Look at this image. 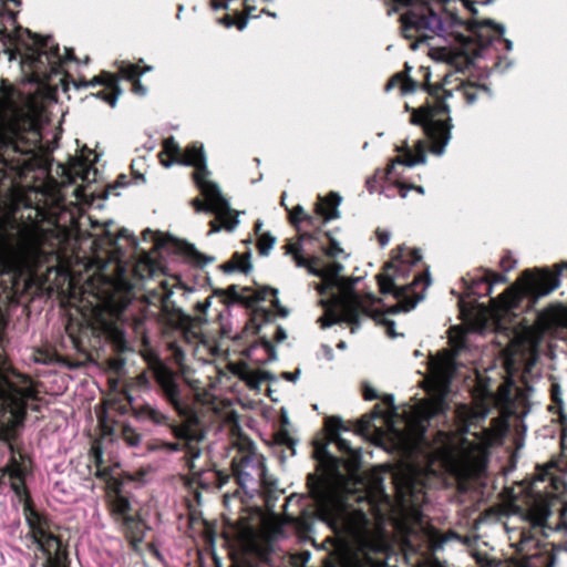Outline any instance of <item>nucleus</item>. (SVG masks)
Returning <instances> with one entry per match:
<instances>
[{"label":"nucleus","instance_id":"nucleus-1","mask_svg":"<svg viewBox=\"0 0 567 567\" xmlns=\"http://www.w3.org/2000/svg\"><path fill=\"white\" fill-rule=\"evenodd\" d=\"M308 488L313 514L344 538L347 554L342 567H375L371 554L386 548L381 528L373 525L362 509L344 503L326 481L310 474Z\"/></svg>","mask_w":567,"mask_h":567},{"label":"nucleus","instance_id":"nucleus-2","mask_svg":"<svg viewBox=\"0 0 567 567\" xmlns=\"http://www.w3.org/2000/svg\"><path fill=\"white\" fill-rule=\"evenodd\" d=\"M116 238L106 226L102 235L91 241L90 252L75 254V262L85 270H94L101 282L97 295L103 306L114 315H120L131 302L134 285L128 276L123 251L116 246Z\"/></svg>","mask_w":567,"mask_h":567},{"label":"nucleus","instance_id":"nucleus-3","mask_svg":"<svg viewBox=\"0 0 567 567\" xmlns=\"http://www.w3.org/2000/svg\"><path fill=\"white\" fill-rule=\"evenodd\" d=\"M301 244L289 243L287 245V254L293 256L298 267L307 268L309 274L320 277L322 284L318 286V291L323 295L327 289L337 288L339 293L334 297L336 311L328 310L323 317L319 319L323 329L331 327L334 323L347 322L351 326V332L354 333L360 327L361 317H372L371 306L374 303L375 298L372 295H367L362 298L353 290L354 284L359 280L342 277L341 272L343 266L339 262H331L323 268H316L313 266L315 259H307L300 255Z\"/></svg>","mask_w":567,"mask_h":567},{"label":"nucleus","instance_id":"nucleus-4","mask_svg":"<svg viewBox=\"0 0 567 567\" xmlns=\"http://www.w3.org/2000/svg\"><path fill=\"white\" fill-rule=\"evenodd\" d=\"M399 7L405 8L401 13V30L404 38L414 40L411 48L415 50L421 42L444 40L454 34L453 19L444 11L437 12L429 0H396Z\"/></svg>","mask_w":567,"mask_h":567},{"label":"nucleus","instance_id":"nucleus-5","mask_svg":"<svg viewBox=\"0 0 567 567\" xmlns=\"http://www.w3.org/2000/svg\"><path fill=\"white\" fill-rule=\"evenodd\" d=\"M567 491V481L561 468H556L554 463L537 467V473L532 482V497L527 507V518L535 527L547 525L551 511L559 504V496Z\"/></svg>","mask_w":567,"mask_h":567},{"label":"nucleus","instance_id":"nucleus-6","mask_svg":"<svg viewBox=\"0 0 567 567\" xmlns=\"http://www.w3.org/2000/svg\"><path fill=\"white\" fill-rule=\"evenodd\" d=\"M209 175L210 172L207 165L202 164L197 171H194V181L200 189L205 202L200 198H194L192 200V205L197 213H212L216 215L218 223L216 220L210 221L209 234L217 233L221 228L231 231L239 224V213L230 208V205L223 196L219 186L209 179Z\"/></svg>","mask_w":567,"mask_h":567},{"label":"nucleus","instance_id":"nucleus-7","mask_svg":"<svg viewBox=\"0 0 567 567\" xmlns=\"http://www.w3.org/2000/svg\"><path fill=\"white\" fill-rule=\"evenodd\" d=\"M470 35L457 34L455 37L457 48L446 53V61L458 71L467 68L475 58L482 55V51L493 41L492 31L504 34V25L496 24L492 20L470 21Z\"/></svg>","mask_w":567,"mask_h":567},{"label":"nucleus","instance_id":"nucleus-8","mask_svg":"<svg viewBox=\"0 0 567 567\" xmlns=\"http://www.w3.org/2000/svg\"><path fill=\"white\" fill-rule=\"evenodd\" d=\"M25 520L34 544L45 557L43 567H68V554L58 534V527L29 506H25Z\"/></svg>","mask_w":567,"mask_h":567},{"label":"nucleus","instance_id":"nucleus-9","mask_svg":"<svg viewBox=\"0 0 567 567\" xmlns=\"http://www.w3.org/2000/svg\"><path fill=\"white\" fill-rule=\"evenodd\" d=\"M25 32L32 43L28 45V53L23 59L38 79H50L51 75L59 74L64 62L75 59L72 49L69 48H64L65 53L62 55L51 37L43 38L29 30Z\"/></svg>","mask_w":567,"mask_h":567},{"label":"nucleus","instance_id":"nucleus-10","mask_svg":"<svg viewBox=\"0 0 567 567\" xmlns=\"http://www.w3.org/2000/svg\"><path fill=\"white\" fill-rule=\"evenodd\" d=\"M231 468L238 485L250 496L265 488L271 489L275 484L267 474L265 457L250 445L234 456Z\"/></svg>","mask_w":567,"mask_h":567},{"label":"nucleus","instance_id":"nucleus-11","mask_svg":"<svg viewBox=\"0 0 567 567\" xmlns=\"http://www.w3.org/2000/svg\"><path fill=\"white\" fill-rule=\"evenodd\" d=\"M450 107L444 100H436L434 105H427L414 110L411 116V123L421 125L431 141V152L441 156L451 140V117L441 118L443 114H449Z\"/></svg>","mask_w":567,"mask_h":567},{"label":"nucleus","instance_id":"nucleus-12","mask_svg":"<svg viewBox=\"0 0 567 567\" xmlns=\"http://www.w3.org/2000/svg\"><path fill=\"white\" fill-rule=\"evenodd\" d=\"M400 272V266H395L394 261L389 262L384 271L378 276L380 292L383 295L392 293L399 299H405L410 295H413L414 300L410 302L406 308H414L417 302L424 299L423 291L431 284L430 275L429 272L424 275L419 274L410 285L402 286L396 282Z\"/></svg>","mask_w":567,"mask_h":567},{"label":"nucleus","instance_id":"nucleus-13","mask_svg":"<svg viewBox=\"0 0 567 567\" xmlns=\"http://www.w3.org/2000/svg\"><path fill=\"white\" fill-rule=\"evenodd\" d=\"M171 432L177 442H159L156 445L150 446V451H165L169 453L185 452V458L189 471L194 474L198 472L195 461L200 455L198 447L199 436L188 424H174L171 425Z\"/></svg>","mask_w":567,"mask_h":567},{"label":"nucleus","instance_id":"nucleus-14","mask_svg":"<svg viewBox=\"0 0 567 567\" xmlns=\"http://www.w3.org/2000/svg\"><path fill=\"white\" fill-rule=\"evenodd\" d=\"M163 154L168 156V159L162 158V165L171 167L174 163L193 166L195 171L203 165H207L206 156L202 145L193 144L186 147L184 151L181 150L178 143L174 137L166 138L163 143Z\"/></svg>","mask_w":567,"mask_h":567},{"label":"nucleus","instance_id":"nucleus-15","mask_svg":"<svg viewBox=\"0 0 567 567\" xmlns=\"http://www.w3.org/2000/svg\"><path fill=\"white\" fill-rule=\"evenodd\" d=\"M151 369L164 399L177 411L179 415H185L186 406L182 402L181 386L176 381L174 372L163 364L159 359H156L151 364Z\"/></svg>","mask_w":567,"mask_h":567},{"label":"nucleus","instance_id":"nucleus-16","mask_svg":"<svg viewBox=\"0 0 567 567\" xmlns=\"http://www.w3.org/2000/svg\"><path fill=\"white\" fill-rule=\"evenodd\" d=\"M24 264L23 251L12 244L7 234L0 233V275L21 272Z\"/></svg>","mask_w":567,"mask_h":567},{"label":"nucleus","instance_id":"nucleus-17","mask_svg":"<svg viewBox=\"0 0 567 567\" xmlns=\"http://www.w3.org/2000/svg\"><path fill=\"white\" fill-rule=\"evenodd\" d=\"M456 417L461 423L460 430L464 433H471L478 437L477 432H472V427H476L480 422L484 421L489 413V406L485 402L475 405H460L456 409Z\"/></svg>","mask_w":567,"mask_h":567},{"label":"nucleus","instance_id":"nucleus-18","mask_svg":"<svg viewBox=\"0 0 567 567\" xmlns=\"http://www.w3.org/2000/svg\"><path fill=\"white\" fill-rule=\"evenodd\" d=\"M224 293L234 302H247L248 301V300H246L245 297L241 296V293L238 291L237 286H235V285L227 287V289L224 291ZM270 295L274 296V300L271 301L272 306L275 308H277V310L281 317H287L288 310L280 306L279 299L277 298L278 290L275 288L264 287V288L259 289L258 291L255 292V295L250 301H254V302L264 301Z\"/></svg>","mask_w":567,"mask_h":567},{"label":"nucleus","instance_id":"nucleus-19","mask_svg":"<svg viewBox=\"0 0 567 567\" xmlns=\"http://www.w3.org/2000/svg\"><path fill=\"white\" fill-rule=\"evenodd\" d=\"M132 414L140 422H150L156 426L166 425L171 427L173 425L169 423V416L166 413L148 402L132 406Z\"/></svg>","mask_w":567,"mask_h":567},{"label":"nucleus","instance_id":"nucleus-20","mask_svg":"<svg viewBox=\"0 0 567 567\" xmlns=\"http://www.w3.org/2000/svg\"><path fill=\"white\" fill-rule=\"evenodd\" d=\"M558 274L545 271L537 278H532L529 282V291L537 297H544L557 289L560 285L559 275L563 268H567V264L557 265Z\"/></svg>","mask_w":567,"mask_h":567},{"label":"nucleus","instance_id":"nucleus-21","mask_svg":"<svg viewBox=\"0 0 567 567\" xmlns=\"http://www.w3.org/2000/svg\"><path fill=\"white\" fill-rule=\"evenodd\" d=\"M405 153L403 156H398L386 168V176L390 177L396 164L404 165L408 167H413L417 164H424L426 161V155L423 146V142L419 141L416 144V154H413L405 143Z\"/></svg>","mask_w":567,"mask_h":567},{"label":"nucleus","instance_id":"nucleus-22","mask_svg":"<svg viewBox=\"0 0 567 567\" xmlns=\"http://www.w3.org/2000/svg\"><path fill=\"white\" fill-rule=\"evenodd\" d=\"M424 537L429 544V547L432 550H439L450 542L462 540V537L453 530L441 533L440 530L435 529L432 526H427L424 528Z\"/></svg>","mask_w":567,"mask_h":567},{"label":"nucleus","instance_id":"nucleus-23","mask_svg":"<svg viewBox=\"0 0 567 567\" xmlns=\"http://www.w3.org/2000/svg\"><path fill=\"white\" fill-rule=\"evenodd\" d=\"M341 203V196L338 193L331 192L326 197H319V202L316 206V213L323 217L326 221L336 219L339 217L338 206Z\"/></svg>","mask_w":567,"mask_h":567},{"label":"nucleus","instance_id":"nucleus-24","mask_svg":"<svg viewBox=\"0 0 567 567\" xmlns=\"http://www.w3.org/2000/svg\"><path fill=\"white\" fill-rule=\"evenodd\" d=\"M99 83L104 84L112 92L111 93H106L105 91H101V92H99L96 94V96L103 99L112 107H114L116 105V101H117L118 96L122 93V90L118 86L117 78L115 75H113V74L105 73L103 80H100L99 78H95L91 83H89V85H94V84H99Z\"/></svg>","mask_w":567,"mask_h":567},{"label":"nucleus","instance_id":"nucleus-25","mask_svg":"<svg viewBox=\"0 0 567 567\" xmlns=\"http://www.w3.org/2000/svg\"><path fill=\"white\" fill-rule=\"evenodd\" d=\"M118 73L122 78L133 82V92L137 95L144 96L147 92L146 87L140 82L138 78L143 72L138 66L125 61L117 62Z\"/></svg>","mask_w":567,"mask_h":567},{"label":"nucleus","instance_id":"nucleus-26","mask_svg":"<svg viewBox=\"0 0 567 567\" xmlns=\"http://www.w3.org/2000/svg\"><path fill=\"white\" fill-rule=\"evenodd\" d=\"M110 507L114 519L117 523L123 522L126 517L131 516V503L123 496L118 489H115L110 495Z\"/></svg>","mask_w":567,"mask_h":567},{"label":"nucleus","instance_id":"nucleus-27","mask_svg":"<svg viewBox=\"0 0 567 567\" xmlns=\"http://www.w3.org/2000/svg\"><path fill=\"white\" fill-rule=\"evenodd\" d=\"M445 401L443 398H437L422 403L417 410V417L420 419L421 427L424 429L423 423L429 422L435 416L442 414L445 410Z\"/></svg>","mask_w":567,"mask_h":567},{"label":"nucleus","instance_id":"nucleus-28","mask_svg":"<svg viewBox=\"0 0 567 567\" xmlns=\"http://www.w3.org/2000/svg\"><path fill=\"white\" fill-rule=\"evenodd\" d=\"M127 538L131 539L133 545L141 543L144 538L143 522L134 515L126 517L120 523Z\"/></svg>","mask_w":567,"mask_h":567},{"label":"nucleus","instance_id":"nucleus-29","mask_svg":"<svg viewBox=\"0 0 567 567\" xmlns=\"http://www.w3.org/2000/svg\"><path fill=\"white\" fill-rule=\"evenodd\" d=\"M520 298L519 291L512 287L506 289L497 299L493 300V302L498 311L507 313L518 306Z\"/></svg>","mask_w":567,"mask_h":567},{"label":"nucleus","instance_id":"nucleus-30","mask_svg":"<svg viewBox=\"0 0 567 567\" xmlns=\"http://www.w3.org/2000/svg\"><path fill=\"white\" fill-rule=\"evenodd\" d=\"M396 85H400L403 94H408L414 92L417 84L408 75V73L399 72L389 80L385 85V91L389 92Z\"/></svg>","mask_w":567,"mask_h":567},{"label":"nucleus","instance_id":"nucleus-31","mask_svg":"<svg viewBox=\"0 0 567 567\" xmlns=\"http://www.w3.org/2000/svg\"><path fill=\"white\" fill-rule=\"evenodd\" d=\"M396 85H400L403 94H408L414 92L417 84L408 75V73L399 72L389 80L385 85V91L389 92Z\"/></svg>","mask_w":567,"mask_h":567},{"label":"nucleus","instance_id":"nucleus-32","mask_svg":"<svg viewBox=\"0 0 567 567\" xmlns=\"http://www.w3.org/2000/svg\"><path fill=\"white\" fill-rule=\"evenodd\" d=\"M475 557L476 561L482 567H526L522 561L516 559L498 560L482 554H477Z\"/></svg>","mask_w":567,"mask_h":567},{"label":"nucleus","instance_id":"nucleus-33","mask_svg":"<svg viewBox=\"0 0 567 567\" xmlns=\"http://www.w3.org/2000/svg\"><path fill=\"white\" fill-rule=\"evenodd\" d=\"M336 444L338 446V449L341 451V452H344L347 454H349L350 456V460H349V467L350 468H354L359 465L360 463V458H361V452L359 449H352L349 441H347L346 439L343 437H340L338 436L336 439Z\"/></svg>","mask_w":567,"mask_h":567},{"label":"nucleus","instance_id":"nucleus-34","mask_svg":"<svg viewBox=\"0 0 567 567\" xmlns=\"http://www.w3.org/2000/svg\"><path fill=\"white\" fill-rule=\"evenodd\" d=\"M380 417L385 419L388 422V416L384 415L380 404H375L371 413L362 416V419L359 421V430L362 432L370 431L372 427V421Z\"/></svg>","mask_w":567,"mask_h":567},{"label":"nucleus","instance_id":"nucleus-35","mask_svg":"<svg viewBox=\"0 0 567 567\" xmlns=\"http://www.w3.org/2000/svg\"><path fill=\"white\" fill-rule=\"evenodd\" d=\"M92 455L94 458V464L96 467V471L94 475L101 480H109L110 477V470L106 467H102L103 464V452L100 446H93L92 447Z\"/></svg>","mask_w":567,"mask_h":567},{"label":"nucleus","instance_id":"nucleus-36","mask_svg":"<svg viewBox=\"0 0 567 567\" xmlns=\"http://www.w3.org/2000/svg\"><path fill=\"white\" fill-rule=\"evenodd\" d=\"M122 439L131 447H137L142 442L141 433L128 424L122 427Z\"/></svg>","mask_w":567,"mask_h":567},{"label":"nucleus","instance_id":"nucleus-37","mask_svg":"<svg viewBox=\"0 0 567 567\" xmlns=\"http://www.w3.org/2000/svg\"><path fill=\"white\" fill-rule=\"evenodd\" d=\"M235 258L238 259V261L236 264H227L225 266V270L227 271H231V270H239V271H243L245 274H247L250 269H251V264L249 261L250 259V254H246L245 256H240L239 254H235L234 256Z\"/></svg>","mask_w":567,"mask_h":567},{"label":"nucleus","instance_id":"nucleus-38","mask_svg":"<svg viewBox=\"0 0 567 567\" xmlns=\"http://www.w3.org/2000/svg\"><path fill=\"white\" fill-rule=\"evenodd\" d=\"M274 377L269 371L258 370L249 372L246 377V380L251 388H257L265 381L272 380Z\"/></svg>","mask_w":567,"mask_h":567},{"label":"nucleus","instance_id":"nucleus-39","mask_svg":"<svg viewBox=\"0 0 567 567\" xmlns=\"http://www.w3.org/2000/svg\"><path fill=\"white\" fill-rule=\"evenodd\" d=\"M276 238L270 233L261 234L258 238L257 248L261 256H267L272 249Z\"/></svg>","mask_w":567,"mask_h":567},{"label":"nucleus","instance_id":"nucleus-40","mask_svg":"<svg viewBox=\"0 0 567 567\" xmlns=\"http://www.w3.org/2000/svg\"><path fill=\"white\" fill-rule=\"evenodd\" d=\"M186 254L193 258L199 266H205L214 261L213 257H205L198 252L194 246H187Z\"/></svg>","mask_w":567,"mask_h":567},{"label":"nucleus","instance_id":"nucleus-41","mask_svg":"<svg viewBox=\"0 0 567 567\" xmlns=\"http://www.w3.org/2000/svg\"><path fill=\"white\" fill-rule=\"evenodd\" d=\"M417 486L412 477H406L403 487H398V492L401 497L404 498L406 494L414 496L416 494Z\"/></svg>","mask_w":567,"mask_h":567},{"label":"nucleus","instance_id":"nucleus-42","mask_svg":"<svg viewBox=\"0 0 567 567\" xmlns=\"http://www.w3.org/2000/svg\"><path fill=\"white\" fill-rule=\"evenodd\" d=\"M506 280V277L504 275L495 274L489 270H486L484 274V277L482 278V281H485L488 284V291H492V285L504 282Z\"/></svg>","mask_w":567,"mask_h":567},{"label":"nucleus","instance_id":"nucleus-43","mask_svg":"<svg viewBox=\"0 0 567 567\" xmlns=\"http://www.w3.org/2000/svg\"><path fill=\"white\" fill-rule=\"evenodd\" d=\"M136 386L142 391H150L152 383L146 372L140 373L135 379Z\"/></svg>","mask_w":567,"mask_h":567},{"label":"nucleus","instance_id":"nucleus-44","mask_svg":"<svg viewBox=\"0 0 567 567\" xmlns=\"http://www.w3.org/2000/svg\"><path fill=\"white\" fill-rule=\"evenodd\" d=\"M558 511H559V522L555 526V530L567 533V506H560Z\"/></svg>","mask_w":567,"mask_h":567},{"label":"nucleus","instance_id":"nucleus-45","mask_svg":"<svg viewBox=\"0 0 567 567\" xmlns=\"http://www.w3.org/2000/svg\"><path fill=\"white\" fill-rule=\"evenodd\" d=\"M145 317L140 316L133 318L132 327L136 334L141 336L143 339H145Z\"/></svg>","mask_w":567,"mask_h":567},{"label":"nucleus","instance_id":"nucleus-46","mask_svg":"<svg viewBox=\"0 0 567 567\" xmlns=\"http://www.w3.org/2000/svg\"><path fill=\"white\" fill-rule=\"evenodd\" d=\"M395 259H400L401 264L410 262L412 265L416 264L422 259V255L420 250L414 249L410 252V257H403L401 254L395 256Z\"/></svg>","mask_w":567,"mask_h":567},{"label":"nucleus","instance_id":"nucleus-47","mask_svg":"<svg viewBox=\"0 0 567 567\" xmlns=\"http://www.w3.org/2000/svg\"><path fill=\"white\" fill-rule=\"evenodd\" d=\"M306 218H308V216L306 215L303 207L300 205L296 206L290 214L291 223L295 225H297L298 223Z\"/></svg>","mask_w":567,"mask_h":567},{"label":"nucleus","instance_id":"nucleus-48","mask_svg":"<svg viewBox=\"0 0 567 567\" xmlns=\"http://www.w3.org/2000/svg\"><path fill=\"white\" fill-rule=\"evenodd\" d=\"M480 90V87L475 86H468L464 89L463 95L468 104H473L477 100V93Z\"/></svg>","mask_w":567,"mask_h":567},{"label":"nucleus","instance_id":"nucleus-49","mask_svg":"<svg viewBox=\"0 0 567 567\" xmlns=\"http://www.w3.org/2000/svg\"><path fill=\"white\" fill-rule=\"evenodd\" d=\"M395 187L399 188V195L402 198H405L408 196V194H409V190L412 189V188L415 189L420 194H424V188L422 186H406L404 184L398 183L395 185Z\"/></svg>","mask_w":567,"mask_h":567},{"label":"nucleus","instance_id":"nucleus-50","mask_svg":"<svg viewBox=\"0 0 567 567\" xmlns=\"http://www.w3.org/2000/svg\"><path fill=\"white\" fill-rule=\"evenodd\" d=\"M375 234H377L378 241H379L380 246L382 248L385 247L390 241L391 233L389 230L378 228L375 230Z\"/></svg>","mask_w":567,"mask_h":567},{"label":"nucleus","instance_id":"nucleus-51","mask_svg":"<svg viewBox=\"0 0 567 567\" xmlns=\"http://www.w3.org/2000/svg\"><path fill=\"white\" fill-rule=\"evenodd\" d=\"M171 348L173 350V358H174L175 363L177 365L182 367L184 363V359H185L184 351L179 347H176V346H172Z\"/></svg>","mask_w":567,"mask_h":567},{"label":"nucleus","instance_id":"nucleus-52","mask_svg":"<svg viewBox=\"0 0 567 567\" xmlns=\"http://www.w3.org/2000/svg\"><path fill=\"white\" fill-rule=\"evenodd\" d=\"M145 268L148 272L151 271V259L148 256H144L143 260L136 265L134 268V274L141 278L144 277V275L140 274V268Z\"/></svg>","mask_w":567,"mask_h":567},{"label":"nucleus","instance_id":"nucleus-53","mask_svg":"<svg viewBox=\"0 0 567 567\" xmlns=\"http://www.w3.org/2000/svg\"><path fill=\"white\" fill-rule=\"evenodd\" d=\"M255 0H245L244 1V12H245V16L247 18H257V16L255 14V11H256V7L254 4Z\"/></svg>","mask_w":567,"mask_h":567},{"label":"nucleus","instance_id":"nucleus-54","mask_svg":"<svg viewBox=\"0 0 567 567\" xmlns=\"http://www.w3.org/2000/svg\"><path fill=\"white\" fill-rule=\"evenodd\" d=\"M383 324L385 327V333L390 338H396L399 334L395 332V323L392 320L384 319Z\"/></svg>","mask_w":567,"mask_h":567},{"label":"nucleus","instance_id":"nucleus-55","mask_svg":"<svg viewBox=\"0 0 567 567\" xmlns=\"http://www.w3.org/2000/svg\"><path fill=\"white\" fill-rule=\"evenodd\" d=\"M262 348L269 353V361L276 360V352L274 346L265 339H261Z\"/></svg>","mask_w":567,"mask_h":567},{"label":"nucleus","instance_id":"nucleus-56","mask_svg":"<svg viewBox=\"0 0 567 567\" xmlns=\"http://www.w3.org/2000/svg\"><path fill=\"white\" fill-rule=\"evenodd\" d=\"M464 468L462 470L463 474L467 475V474H471V472H473L477 465H478V462L477 461H471V460H464Z\"/></svg>","mask_w":567,"mask_h":567},{"label":"nucleus","instance_id":"nucleus-57","mask_svg":"<svg viewBox=\"0 0 567 567\" xmlns=\"http://www.w3.org/2000/svg\"><path fill=\"white\" fill-rule=\"evenodd\" d=\"M481 442L482 443H488L494 439V433L491 429L484 427L481 433Z\"/></svg>","mask_w":567,"mask_h":567},{"label":"nucleus","instance_id":"nucleus-58","mask_svg":"<svg viewBox=\"0 0 567 567\" xmlns=\"http://www.w3.org/2000/svg\"><path fill=\"white\" fill-rule=\"evenodd\" d=\"M435 365V368L441 372V373H445L449 371L450 367H451V360L450 359H445L444 361L442 362H434L433 363Z\"/></svg>","mask_w":567,"mask_h":567},{"label":"nucleus","instance_id":"nucleus-59","mask_svg":"<svg viewBox=\"0 0 567 567\" xmlns=\"http://www.w3.org/2000/svg\"><path fill=\"white\" fill-rule=\"evenodd\" d=\"M363 396L365 400L371 401L378 398L377 391L371 386H364Z\"/></svg>","mask_w":567,"mask_h":567},{"label":"nucleus","instance_id":"nucleus-60","mask_svg":"<svg viewBox=\"0 0 567 567\" xmlns=\"http://www.w3.org/2000/svg\"><path fill=\"white\" fill-rule=\"evenodd\" d=\"M299 377H300V369H297L293 372H284L282 373V378L290 382H296L299 379Z\"/></svg>","mask_w":567,"mask_h":567},{"label":"nucleus","instance_id":"nucleus-61","mask_svg":"<svg viewBox=\"0 0 567 567\" xmlns=\"http://www.w3.org/2000/svg\"><path fill=\"white\" fill-rule=\"evenodd\" d=\"M342 249L339 247V245L336 241H332L330 247L327 249V255L331 257H336L341 252Z\"/></svg>","mask_w":567,"mask_h":567},{"label":"nucleus","instance_id":"nucleus-62","mask_svg":"<svg viewBox=\"0 0 567 567\" xmlns=\"http://www.w3.org/2000/svg\"><path fill=\"white\" fill-rule=\"evenodd\" d=\"M274 338H275V340H276L277 342H282L284 340H286V339H287V332H286V330H285L282 327H278V328L276 329V333H275V337H274Z\"/></svg>","mask_w":567,"mask_h":567},{"label":"nucleus","instance_id":"nucleus-63","mask_svg":"<svg viewBox=\"0 0 567 567\" xmlns=\"http://www.w3.org/2000/svg\"><path fill=\"white\" fill-rule=\"evenodd\" d=\"M501 266L505 271H511L514 268V261L511 258L505 257L501 260Z\"/></svg>","mask_w":567,"mask_h":567},{"label":"nucleus","instance_id":"nucleus-64","mask_svg":"<svg viewBox=\"0 0 567 567\" xmlns=\"http://www.w3.org/2000/svg\"><path fill=\"white\" fill-rule=\"evenodd\" d=\"M212 7L214 10L227 9V0H212Z\"/></svg>","mask_w":567,"mask_h":567}]
</instances>
